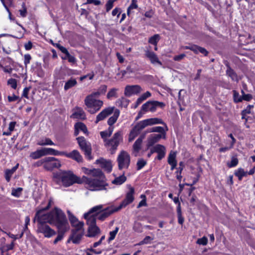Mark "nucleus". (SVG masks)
Masks as SVG:
<instances>
[{"label": "nucleus", "mask_w": 255, "mask_h": 255, "mask_svg": "<svg viewBox=\"0 0 255 255\" xmlns=\"http://www.w3.org/2000/svg\"><path fill=\"white\" fill-rule=\"evenodd\" d=\"M119 210L118 207L111 206L104 208L103 205H99L92 208L89 212L84 214V217L87 218L88 216H94L96 219L103 221L112 214Z\"/></svg>", "instance_id": "nucleus-3"}, {"label": "nucleus", "mask_w": 255, "mask_h": 255, "mask_svg": "<svg viewBox=\"0 0 255 255\" xmlns=\"http://www.w3.org/2000/svg\"><path fill=\"white\" fill-rule=\"evenodd\" d=\"M152 240H153V239H152L150 237L146 236L142 241L139 243V245H141L143 244H147L149 243L150 241Z\"/></svg>", "instance_id": "nucleus-55"}, {"label": "nucleus", "mask_w": 255, "mask_h": 255, "mask_svg": "<svg viewBox=\"0 0 255 255\" xmlns=\"http://www.w3.org/2000/svg\"><path fill=\"white\" fill-rule=\"evenodd\" d=\"M113 130H114V127H110L108 130L101 131L100 132V135H101V137L103 139H104L105 140H106L105 139L107 137H109L111 136V135L112 134V133L113 131Z\"/></svg>", "instance_id": "nucleus-35"}, {"label": "nucleus", "mask_w": 255, "mask_h": 255, "mask_svg": "<svg viewBox=\"0 0 255 255\" xmlns=\"http://www.w3.org/2000/svg\"><path fill=\"white\" fill-rule=\"evenodd\" d=\"M66 231H61L58 230V235L54 241V244H56L58 242L61 241L63 238V234Z\"/></svg>", "instance_id": "nucleus-50"}, {"label": "nucleus", "mask_w": 255, "mask_h": 255, "mask_svg": "<svg viewBox=\"0 0 255 255\" xmlns=\"http://www.w3.org/2000/svg\"><path fill=\"white\" fill-rule=\"evenodd\" d=\"M22 191V188L21 187L13 189L11 191V195L14 197H19L21 194Z\"/></svg>", "instance_id": "nucleus-45"}, {"label": "nucleus", "mask_w": 255, "mask_h": 255, "mask_svg": "<svg viewBox=\"0 0 255 255\" xmlns=\"http://www.w3.org/2000/svg\"><path fill=\"white\" fill-rule=\"evenodd\" d=\"M45 155H63L64 151H59L52 148H43Z\"/></svg>", "instance_id": "nucleus-27"}, {"label": "nucleus", "mask_w": 255, "mask_h": 255, "mask_svg": "<svg viewBox=\"0 0 255 255\" xmlns=\"http://www.w3.org/2000/svg\"><path fill=\"white\" fill-rule=\"evenodd\" d=\"M43 156H45L43 148L37 149L35 151L31 152L30 154V157L33 159L39 158Z\"/></svg>", "instance_id": "nucleus-28"}, {"label": "nucleus", "mask_w": 255, "mask_h": 255, "mask_svg": "<svg viewBox=\"0 0 255 255\" xmlns=\"http://www.w3.org/2000/svg\"><path fill=\"white\" fill-rule=\"evenodd\" d=\"M24 63L25 66H27V65L30 63V61L31 59V57L30 54H25L24 56Z\"/></svg>", "instance_id": "nucleus-59"}, {"label": "nucleus", "mask_w": 255, "mask_h": 255, "mask_svg": "<svg viewBox=\"0 0 255 255\" xmlns=\"http://www.w3.org/2000/svg\"><path fill=\"white\" fill-rule=\"evenodd\" d=\"M67 57L68 61L72 63H75L76 61V59L75 57L71 55L70 53H68L67 55Z\"/></svg>", "instance_id": "nucleus-62"}, {"label": "nucleus", "mask_w": 255, "mask_h": 255, "mask_svg": "<svg viewBox=\"0 0 255 255\" xmlns=\"http://www.w3.org/2000/svg\"><path fill=\"white\" fill-rule=\"evenodd\" d=\"M179 166L177 168V171L176 172V173L177 174V176H176L177 179L179 181H180L182 179L181 173L183 169V167L184 166L183 162H182V161L180 162L179 163Z\"/></svg>", "instance_id": "nucleus-37"}, {"label": "nucleus", "mask_w": 255, "mask_h": 255, "mask_svg": "<svg viewBox=\"0 0 255 255\" xmlns=\"http://www.w3.org/2000/svg\"><path fill=\"white\" fill-rule=\"evenodd\" d=\"M239 161L237 157L233 156L232 158L231 162L228 164V166L229 167H233L237 166L238 164Z\"/></svg>", "instance_id": "nucleus-48"}, {"label": "nucleus", "mask_w": 255, "mask_h": 255, "mask_svg": "<svg viewBox=\"0 0 255 255\" xmlns=\"http://www.w3.org/2000/svg\"><path fill=\"white\" fill-rule=\"evenodd\" d=\"M165 106V104L163 102L157 101H148L143 104L141 107L142 110L144 112L149 111L153 113L156 110L157 107L163 108Z\"/></svg>", "instance_id": "nucleus-12"}, {"label": "nucleus", "mask_w": 255, "mask_h": 255, "mask_svg": "<svg viewBox=\"0 0 255 255\" xmlns=\"http://www.w3.org/2000/svg\"><path fill=\"white\" fill-rule=\"evenodd\" d=\"M248 174L247 171H245L244 169L242 168H239L235 172V175L238 177L239 180H241L243 177L246 176Z\"/></svg>", "instance_id": "nucleus-34"}, {"label": "nucleus", "mask_w": 255, "mask_h": 255, "mask_svg": "<svg viewBox=\"0 0 255 255\" xmlns=\"http://www.w3.org/2000/svg\"><path fill=\"white\" fill-rule=\"evenodd\" d=\"M134 193V189L133 187L129 186L128 191L126 194L125 199L122 201L120 205L118 207L119 210L124 207H126L128 205L130 204L134 200L133 194Z\"/></svg>", "instance_id": "nucleus-15"}, {"label": "nucleus", "mask_w": 255, "mask_h": 255, "mask_svg": "<svg viewBox=\"0 0 255 255\" xmlns=\"http://www.w3.org/2000/svg\"><path fill=\"white\" fill-rule=\"evenodd\" d=\"M142 139L143 137H139L138 139L136 140V141L134 143L133 145V150L134 152L137 153L139 151L141 148Z\"/></svg>", "instance_id": "nucleus-32"}, {"label": "nucleus", "mask_w": 255, "mask_h": 255, "mask_svg": "<svg viewBox=\"0 0 255 255\" xmlns=\"http://www.w3.org/2000/svg\"><path fill=\"white\" fill-rule=\"evenodd\" d=\"M160 39V35L158 34H156L153 35L152 36L150 37L149 38L148 42L150 44H153L154 46H156Z\"/></svg>", "instance_id": "nucleus-36"}, {"label": "nucleus", "mask_w": 255, "mask_h": 255, "mask_svg": "<svg viewBox=\"0 0 255 255\" xmlns=\"http://www.w3.org/2000/svg\"><path fill=\"white\" fill-rule=\"evenodd\" d=\"M233 98L235 103L241 102L243 100L242 97L240 96L239 93L235 90L233 91Z\"/></svg>", "instance_id": "nucleus-44"}, {"label": "nucleus", "mask_w": 255, "mask_h": 255, "mask_svg": "<svg viewBox=\"0 0 255 255\" xmlns=\"http://www.w3.org/2000/svg\"><path fill=\"white\" fill-rule=\"evenodd\" d=\"M1 2L2 3L3 6L6 9V10L8 12L9 16L10 15L11 13L9 10V9L8 8L7 6V4H8L9 5L12 4V0H0Z\"/></svg>", "instance_id": "nucleus-53"}, {"label": "nucleus", "mask_w": 255, "mask_h": 255, "mask_svg": "<svg viewBox=\"0 0 255 255\" xmlns=\"http://www.w3.org/2000/svg\"><path fill=\"white\" fill-rule=\"evenodd\" d=\"M96 163L100 165L105 170L110 172L112 169V165L110 160H107L103 158H101L96 161Z\"/></svg>", "instance_id": "nucleus-20"}, {"label": "nucleus", "mask_w": 255, "mask_h": 255, "mask_svg": "<svg viewBox=\"0 0 255 255\" xmlns=\"http://www.w3.org/2000/svg\"><path fill=\"white\" fill-rule=\"evenodd\" d=\"M161 138H163L161 134L155 133L150 134L148 137L147 140V146L148 147L152 146L154 144L157 142Z\"/></svg>", "instance_id": "nucleus-22"}, {"label": "nucleus", "mask_w": 255, "mask_h": 255, "mask_svg": "<svg viewBox=\"0 0 255 255\" xmlns=\"http://www.w3.org/2000/svg\"><path fill=\"white\" fill-rule=\"evenodd\" d=\"M119 230V228L118 227H116L114 231L110 232V233H109L110 237L108 239L109 242L113 240L115 238V237H116L117 234L118 233Z\"/></svg>", "instance_id": "nucleus-46"}, {"label": "nucleus", "mask_w": 255, "mask_h": 255, "mask_svg": "<svg viewBox=\"0 0 255 255\" xmlns=\"http://www.w3.org/2000/svg\"><path fill=\"white\" fill-rule=\"evenodd\" d=\"M113 113H114L113 115L108 120V124L112 127L117 122L120 113V111L114 107L106 108L99 113L97 116L96 123L103 120Z\"/></svg>", "instance_id": "nucleus-6"}, {"label": "nucleus", "mask_w": 255, "mask_h": 255, "mask_svg": "<svg viewBox=\"0 0 255 255\" xmlns=\"http://www.w3.org/2000/svg\"><path fill=\"white\" fill-rule=\"evenodd\" d=\"M196 243L200 245L205 246L208 243V239L204 236L201 238L198 239L196 241Z\"/></svg>", "instance_id": "nucleus-47"}, {"label": "nucleus", "mask_w": 255, "mask_h": 255, "mask_svg": "<svg viewBox=\"0 0 255 255\" xmlns=\"http://www.w3.org/2000/svg\"><path fill=\"white\" fill-rule=\"evenodd\" d=\"M127 178L124 175H122L119 177H116L112 183L117 185H120L123 184L126 181Z\"/></svg>", "instance_id": "nucleus-33"}, {"label": "nucleus", "mask_w": 255, "mask_h": 255, "mask_svg": "<svg viewBox=\"0 0 255 255\" xmlns=\"http://www.w3.org/2000/svg\"><path fill=\"white\" fill-rule=\"evenodd\" d=\"M117 91L118 89L116 88H113L111 89L107 94V98L109 99L113 97H117Z\"/></svg>", "instance_id": "nucleus-43"}, {"label": "nucleus", "mask_w": 255, "mask_h": 255, "mask_svg": "<svg viewBox=\"0 0 255 255\" xmlns=\"http://www.w3.org/2000/svg\"><path fill=\"white\" fill-rule=\"evenodd\" d=\"M7 84L14 89H15L17 87V82L15 79H9L7 81Z\"/></svg>", "instance_id": "nucleus-51"}, {"label": "nucleus", "mask_w": 255, "mask_h": 255, "mask_svg": "<svg viewBox=\"0 0 255 255\" xmlns=\"http://www.w3.org/2000/svg\"><path fill=\"white\" fill-rule=\"evenodd\" d=\"M146 164V162L143 159H139L137 162V169L140 170Z\"/></svg>", "instance_id": "nucleus-49"}, {"label": "nucleus", "mask_w": 255, "mask_h": 255, "mask_svg": "<svg viewBox=\"0 0 255 255\" xmlns=\"http://www.w3.org/2000/svg\"><path fill=\"white\" fill-rule=\"evenodd\" d=\"M123 140L122 132L118 131L114 134L112 138L110 140H105V144L112 151L117 149L120 142Z\"/></svg>", "instance_id": "nucleus-9"}, {"label": "nucleus", "mask_w": 255, "mask_h": 255, "mask_svg": "<svg viewBox=\"0 0 255 255\" xmlns=\"http://www.w3.org/2000/svg\"><path fill=\"white\" fill-rule=\"evenodd\" d=\"M132 64H130V65H128L125 71H124L123 74H125L126 73H131L134 72V70L132 67Z\"/></svg>", "instance_id": "nucleus-60"}, {"label": "nucleus", "mask_w": 255, "mask_h": 255, "mask_svg": "<svg viewBox=\"0 0 255 255\" xmlns=\"http://www.w3.org/2000/svg\"><path fill=\"white\" fill-rule=\"evenodd\" d=\"M83 227L81 225L78 228H74L73 230L72 242L75 244L79 243L82 237L84 234Z\"/></svg>", "instance_id": "nucleus-17"}, {"label": "nucleus", "mask_w": 255, "mask_h": 255, "mask_svg": "<svg viewBox=\"0 0 255 255\" xmlns=\"http://www.w3.org/2000/svg\"><path fill=\"white\" fill-rule=\"evenodd\" d=\"M117 162L120 170L128 168L130 162L129 154L125 150L121 151L118 156Z\"/></svg>", "instance_id": "nucleus-11"}, {"label": "nucleus", "mask_w": 255, "mask_h": 255, "mask_svg": "<svg viewBox=\"0 0 255 255\" xmlns=\"http://www.w3.org/2000/svg\"><path fill=\"white\" fill-rule=\"evenodd\" d=\"M77 140L80 148L84 152L85 155L90 159L92 150L90 143L83 136L77 137Z\"/></svg>", "instance_id": "nucleus-13"}, {"label": "nucleus", "mask_w": 255, "mask_h": 255, "mask_svg": "<svg viewBox=\"0 0 255 255\" xmlns=\"http://www.w3.org/2000/svg\"><path fill=\"white\" fill-rule=\"evenodd\" d=\"M142 91L139 85L127 86L125 89L124 94L126 96L130 97L132 95H137Z\"/></svg>", "instance_id": "nucleus-16"}, {"label": "nucleus", "mask_w": 255, "mask_h": 255, "mask_svg": "<svg viewBox=\"0 0 255 255\" xmlns=\"http://www.w3.org/2000/svg\"><path fill=\"white\" fill-rule=\"evenodd\" d=\"M138 6L137 4V0H132L131 3L130 5L128 6L127 10V14L128 15H129L130 12L131 10L133 9H136Z\"/></svg>", "instance_id": "nucleus-42"}, {"label": "nucleus", "mask_w": 255, "mask_h": 255, "mask_svg": "<svg viewBox=\"0 0 255 255\" xmlns=\"http://www.w3.org/2000/svg\"><path fill=\"white\" fill-rule=\"evenodd\" d=\"M75 128L76 130L82 131L84 133H86L88 131L86 126L82 123H77L75 125Z\"/></svg>", "instance_id": "nucleus-38"}, {"label": "nucleus", "mask_w": 255, "mask_h": 255, "mask_svg": "<svg viewBox=\"0 0 255 255\" xmlns=\"http://www.w3.org/2000/svg\"><path fill=\"white\" fill-rule=\"evenodd\" d=\"M176 152L171 151H170L168 157V163H177V161L176 160Z\"/></svg>", "instance_id": "nucleus-39"}, {"label": "nucleus", "mask_w": 255, "mask_h": 255, "mask_svg": "<svg viewBox=\"0 0 255 255\" xmlns=\"http://www.w3.org/2000/svg\"><path fill=\"white\" fill-rule=\"evenodd\" d=\"M39 214V213H36L34 219V222L36 220L38 223L37 225V231L43 234L46 238H51L55 235L56 232L46 224V223H48L47 222L40 221Z\"/></svg>", "instance_id": "nucleus-7"}, {"label": "nucleus", "mask_w": 255, "mask_h": 255, "mask_svg": "<svg viewBox=\"0 0 255 255\" xmlns=\"http://www.w3.org/2000/svg\"><path fill=\"white\" fill-rule=\"evenodd\" d=\"M53 178L60 180L63 185L65 187H69L74 183H82V178L77 176L72 171H61L54 174Z\"/></svg>", "instance_id": "nucleus-5"}, {"label": "nucleus", "mask_w": 255, "mask_h": 255, "mask_svg": "<svg viewBox=\"0 0 255 255\" xmlns=\"http://www.w3.org/2000/svg\"><path fill=\"white\" fill-rule=\"evenodd\" d=\"M129 100L125 97H122L116 102L118 106L122 108H127L129 104Z\"/></svg>", "instance_id": "nucleus-29"}, {"label": "nucleus", "mask_w": 255, "mask_h": 255, "mask_svg": "<svg viewBox=\"0 0 255 255\" xmlns=\"http://www.w3.org/2000/svg\"><path fill=\"white\" fill-rule=\"evenodd\" d=\"M37 145L41 146L44 145H53L54 143L49 138L45 137L39 140L37 143Z\"/></svg>", "instance_id": "nucleus-31"}, {"label": "nucleus", "mask_w": 255, "mask_h": 255, "mask_svg": "<svg viewBox=\"0 0 255 255\" xmlns=\"http://www.w3.org/2000/svg\"><path fill=\"white\" fill-rule=\"evenodd\" d=\"M107 89V86L105 85H101L99 89H98V91L99 92V93L102 95L104 94Z\"/></svg>", "instance_id": "nucleus-58"}, {"label": "nucleus", "mask_w": 255, "mask_h": 255, "mask_svg": "<svg viewBox=\"0 0 255 255\" xmlns=\"http://www.w3.org/2000/svg\"><path fill=\"white\" fill-rule=\"evenodd\" d=\"M71 117L75 119L85 120L86 119V114L81 108L76 107L74 109V112Z\"/></svg>", "instance_id": "nucleus-24"}, {"label": "nucleus", "mask_w": 255, "mask_h": 255, "mask_svg": "<svg viewBox=\"0 0 255 255\" xmlns=\"http://www.w3.org/2000/svg\"><path fill=\"white\" fill-rule=\"evenodd\" d=\"M18 167V164L14 167L11 170H7L5 172V179L7 181H9L10 178L14 172L16 170Z\"/></svg>", "instance_id": "nucleus-40"}, {"label": "nucleus", "mask_w": 255, "mask_h": 255, "mask_svg": "<svg viewBox=\"0 0 255 255\" xmlns=\"http://www.w3.org/2000/svg\"><path fill=\"white\" fill-rule=\"evenodd\" d=\"M242 93L243 94V100L249 101L252 99V96L251 94H245L243 90L242 91Z\"/></svg>", "instance_id": "nucleus-57"}, {"label": "nucleus", "mask_w": 255, "mask_h": 255, "mask_svg": "<svg viewBox=\"0 0 255 255\" xmlns=\"http://www.w3.org/2000/svg\"><path fill=\"white\" fill-rule=\"evenodd\" d=\"M140 198L142 199L139 203H138L137 208H139L143 206H147V203H146V196L144 194H141L140 196Z\"/></svg>", "instance_id": "nucleus-41"}, {"label": "nucleus", "mask_w": 255, "mask_h": 255, "mask_svg": "<svg viewBox=\"0 0 255 255\" xmlns=\"http://www.w3.org/2000/svg\"><path fill=\"white\" fill-rule=\"evenodd\" d=\"M115 0H109L106 4V11L107 12L109 11L114 6V2Z\"/></svg>", "instance_id": "nucleus-52"}, {"label": "nucleus", "mask_w": 255, "mask_h": 255, "mask_svg": "<svg viewBox=\"0 0 255 255\" xmlns=\"http://www.w3.org/2000/svg\"><path fill=\"white\" fill-rule=\"evenodd\" d=\"M166 149L164 146L161 144H156L151 147V153L156 152L158 154L157 159H162L165 155Z\"/></svg>", "instance_id": "nucleus-18"}, {"label": "nucleus", "mask_w": 255, "mask_h": 255, "mask_svg": "<svg viewBox=\"0 0 255 255\" xmlns=\"http://www.w3.org/2000/svg\"><path fill=\"white\" fill-rule=\"evenodd\" d=\"M56 47L63 53H64L66 55L69 53V52H68V51L67 50V49L63 47V46L59 44H56Z\"/></svg>", "instance_id": "nucleus-56"}, {"label": "nucleus", "mask_w": 255, "mask_h": 255, "mask_svg": "<svg viewBox=\"0 0 255 255\" xmlns=\"http://www.w3.org/2000/svg\"><path fill=\"white\" fill-rule=\"evenodd\" d=\"M121 13V9L120 8L116 7L114 8L112 12V14L113 16H116L117 14L120 15Z\"/></svg>", "instance_id": "nucleus-64"}, {"label": "nucleus", "mask_w": 255, "mask_h": 255, "mask_svg": "<svg viewBox=\"0 0 255 255\" xmlns=\"http://www.w3.org/2000/svg\"><path fill=\"white\" fill-rule=\"evenodd\" d=\"M22 9L19 10L20 14L22 17H25L26 15V8L25 6L24 3H22Z\"/></svg>", "instance_id": "nucleus-61"}, {"label": "nucleus", "mask_w": 255, "mask_h": 255, "mask_svg": "<svg viewBox=\"0 0 255 255\" xmlns=\"http://www.w3.org/2000/svg\"><path fill=\"white\" fill-rule=\"evenodd\" d=\"M44 161L45 162L44 168L47 170H51L54 168H59L61 165L60 161L53 157H45Z\"/></svg>", "instance_id": "nucleus-14"}, {"label": "nucleus", "mask_w": 255, "mask_h": 255, "mask_svg": "<svg viewBox=\"0 0 255 255\" xmlns=\"http://www.w3.org/2000/svg\"><path fill=\"white\" fill-rule=\"evenodd\" d=\"M166 129H164V128L162 127H159V126H158V127H153V128H151L149 129H148L146 131V132H158L159 133L158 134H161L162 136H163V138H165V135H166V131H167L168 130V128H166L165 125L163 124ZM166 127H167L166 126Z\"/></svg>", "instance_id": "nucleus-23"}, {"label": "nucleus", "mask_w": 255, "mask_h": 255, "mask_svg": "<svg viewBox=\"0 0 255 255\" xmlns=\"http://www.w3.org/2000/svg\"><path fill=\"white\" fill-rule=\"evenodd\" d=\"M145 56L148 58L151 63L152 64H158L159 65H162V64L161 62L159 60L157 55L152 51L149 50L145 51Z\"/></svg>", "instance_id": "nucleus-21"}, {"label": "nucleus", "mask_w": 255, "mask_h": 255, "mask_svg": "<svg viewBox=\"0 0 255 255\" xmlns=\"http://www.w3.org/2000/svg\"><path fill=\"white\" fill-rule=\"evenodd\" d=\"M77 85V81L75 78H71L67 81L65 82L64 89L65 91H67L69 89L75 87Z\"/></svg>", "instance_id": "nucleus-26"}, {"label": "nucleus", "mask_w": 255, "mask_h": 255, "mask_svg": "<svg viewBox=\"0 0 255 255\" xmlns=\"http://www.w3.org/2000/svg\"><path fill=\"white\" fill-rule=\"evenodd\" d=\"M67 213L69 220L74 228H78L81 224L82 227H83L84 223L82 222H79L78 219L70 213V211H68Z\"/></svg>", "instance_id": "nucleus-25"}, {"label": "nucleus", "mask_w": 255, "mask_h": 255, "mask_svg": "<svg viewBox=\"0 0 255 255\" xmlns=\"http://www.w3.org/2000/svg\"><path fill=\"white\" fill-rule=\"evenodd\" d=\"M63 155L74 160L78 163L83 162V157L77 150H73L69 153L64 151Z\"/></svg>", "instance_id": "nucleus-19"}, {"label": "nucleus", "mask_w": 255, "mask_h": 255, "mask_svg": "<svg viewBox=\"0 0 255 255\" xmlns=\"http://www.w3.org/2000/svg\"><path fill=\"white\" fill-rule=\"evenodd\" d=\"M85 174L89 177L83 176L82 178V183H84L87 189L91 191L102 190L105 189L107 184L105 182V177L99 169H89L84 168Z\"/></svg>", "instance_id": "nucleus-2"}, {"label": "nucleus", "mask_w": 255, "mask_h": 255, "mask_svg": "<svg viewBox=\"0 0 255 255\" xmlns=\"http://www.w3.org/2000/svg\"><path fill=\"white\" fill-rule=\"evenodd\" d=\"M185 56L186 55L185 54H181L179 55L175 56L173 57V59L174 61H179L182 60Z\"/></svg>", "instance_id": "nucleus-63"}, {"label": "nucleus", "mask_w": 255, "mask_h": 255, "mask_svg": "<svg viewBox=\"0 0 255 255\" xmlns=\"http://www.w3.org/2000/svg\"><path fill=\"white\" fill-rule=\"evenodd\" d=\"M52 203L53 201L49 199L47 205L36 212L39 213L40 221L47 222L50 225L56 226L60 231H67V221L65 214L61 209L55 207L48 213H44V211L48 210Z\"/></svg>", "instance_id": "nucleus-1"}, {"label": "nucleus", "mask_w": 255, "mask_h": 255, "mask_svg": "<svg viewBox=\"0 0 255 255\" xmlns=\"http://www.w3.org/2000/svg\"><path fill=\"white\" fill-rule=\"evenodd\" d=\"M157 124H164L166 127V124L162 119L157 118L147 119L139 122L131 130L129 135L128 141H132L137 136L140 131L146 127ZM166 128H167V127Z\"/></svg>", "instance_id": "nucleus-4"}, {"label": "nucleus", "mask_w": 255, "mask_h": 255, "mask_svg": "<svg viewBox=\"0 0 255 255\" xmlns=\"http://www.w3.org/2000/svg\"><path fill=\"white\" fill-rule=\"evenodd\" d=\"M133 229L137 232H141V225L139 223H135L133 227Z\"/></svg>", "instance_id": "nucleus-54"}, {"label": "nucleus", "mask_w": 255, "mask_h": 255, "mask_svg": "<svg viewBox=\"0 0 255 255\" xmlns=\"http://www.w3.org/2000/svg\"><path fill=\"white\" fill-rule=\"evenodd\" d=\"M87 220V223L89 225L88 236L89 237H95L100 234V230L96 226V218L94 216H88L84 218Z\"/></svg>", "instance_id": "nucleus-10"}, {"label": "nucleus", "mask_w": 255, "mask_h": 255, "mask_svg": "<svg viewBox=\"0 0 255 255\" xmlns=\"http://www.w3.org/2000/svg\"><path fill=\"white\" fill-rule=\"evenodd\" d=\"M84 102L88 111L92 114L97 112L103 105L102 101L93 98L92 96H87L85 99Z\"/></svg>", "instance_id": "nucleus-8"}, {"label": "nucleus", "mask_w": 255, "mask_h": 255, "mask_svg": "<svg viewBox=\"0 0 255 255\" xmlns=\"http://www.w3.org/2000/svg\"><path fill=\"white\" fill-rule=\"evenodd\" d=\"M226 74L229 77H230L231 78V79L233 81L236 82H238L239 81V78L237 76V74L232 69H231V67H228V69L226 71Z\"/></svg>", "instance_id": "nucleus-30"}]
</instances>
